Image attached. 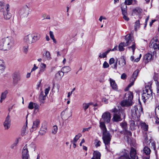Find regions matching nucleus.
I'll return each instance as SVG.
<instances>
[{"label":"nucleus","mask_w":159,"mask_h":159,"mask_svg":"<svg viewBox=\"0 0 159 159\" xmlns=\"http://www.w3.org/2000/svg\"><path fill=\"white\" fill-rule=\"evenodd\" d=\"M31 34L34 43L38 40L40 38V35L38 33H34Z\"/></svg>","instance_id":"6ab92c4d"},{"label":"nucleus","mask_w":159,"mask_h":159,"mask_svg":"<svg viewBox=\"0 0 159 159\" xmlns=\"http://www.w3.org/2000/svg\"><path fill=\"white\" fill-rule=\"evenodd\" d=\"M123 15V18L125 20L127 21H128L129 20V19L128 17H127V15Z\"/></svg>","instance_id":"0e129e2a"},{"label":"nucleus","mask_w":159,"mask_h":159,"mask_svg":"<svg viewBox=\"0 0 159 159\" xmlns=\"http://www.w3.org/2000/svg\"><path fill=\"white\" fill-rule=\"evenodd\" d=\"M152 147L154 149V150H155L156 149V145L155 143L154 142H152L151 143Z\"/></svg>","instance_id":"774afa93"},{"label":"nucleus","mask_w":159,"mask_h":159,"mask_svg":"<svg viewBox=\"0 0 159 159\" xmlns=\"http://www.w3.org/2000/svg\"><path fill=\"white\" fill-rule=\"evenodd\" d=\"M140 25V23L139 20H136L135 23L134 25V28L135 30L139 29Z\"/></svg>","instance_id":"ea45409f"},{"label":"nucleus","mask_w":159,"mask_h":159,"mask_svg":"<svg viewBox=\"0 0 159 159\" xmlns=\"http://www.w3.org/2000/svg\"><path fill=\"white\" fill-rule=\"evenodd\" d=\"M57 127L56 125H54L53 127L52 130V133L53 134H56L57 131Z\"/></svg>","instance_id":"49530a36"},{"label":"nucleus","mask_w":159,"mask_h":159,"mask_svg":"<svg viewBox=\"0 0 159 159\" xmlns=\"http://www.w3.org/2000/svg\"><path fill=\"white\" fill-rule=\"evenodd\" d=\"M30 7L27 5L22 6L18 12L20 16L22 17H27L30 12Z\"/></svg>","instance_id":"423d86ee"},{"label":"nucleus","mask_w":159,"mask_h":159,"mask_svg":"<svg viewBox=\"0 0 159 159\" xmlns=\"http://www.w3.org/2000/svg\"><path fill=\"white\" fill-rule=\"evenodd\" d=\"M64 74V72L61 70V71H59L55 75L56 77L58 78H61L63 76Z\"/></svg>","instance_id":"4c0bfd02"},{"label":"nucleus","mask_w":159,"mask_h":159,"mask_svg":"<svg viewBox=\"0 0 159 159\" xmlns=\"http://www.w3.org/2000/svg\"><path fill=\"white\" fill-rule=\"evenodd\" d=\"M133 96V93L131 92H127L125 94L124 100L121 102V105L122 106H129L132 104V100Z\"/></svg>","instance_id":"39448f33"},{"label":"nucleus","mask_w":159,"mask_h":159,"mask_svg":"<svg viewBox=\"0 0 159 159\" xmlns=\"http://www.w3.org/2000/svg\"><path fill=\"white\" fill-rule=\"evenodd\" d=\"M101 142L98 140H96L95 141V145L96 147H99L100 146Z\"/></svg>","instance_id":"8fccbe9b"},{"label":"nucleus","mask_w":159,"mask_h":159,"mask_svg":"<svg viewBox=\"0 0 159 159\" xmlns=\"http://www.w3.org/2000/svg\"><path fill=\"white\" fill-rule=\"evenodd\" d=\"M61 70L64 73H67L71 70V68L69 66H65L62 68Z\"/></svg>","instance_id":"f704fd0d"},{"label":"nucleus","mask_w":159,"mask_h":159,"mask_svg":"<svg viewBox=\"0 0 159 159\" xmlns=\"http://www.w3.org/2000/svg\"><path fill=\"white\" fill-rule=\"evenodd\" d=\"M106 18L105 17H103L102 16H100V17L99 19V20L101 22L102 20H106Z\"/></svg>","instance_id":"338daca9"},{"label":"nucleus","mask_w":159,"mask_h":159,"mask_svg":"<svg viewBox=\"0 0 159 159\" xmlns=\"http://www.w3.org/2000/svg\"><path fill=\"white\" fill-rule=\"evenodd\" d=\"M124 133L125 134L129 136L132 135V133L130 131H129L127 129L124 130Z\"/></svg>","instance_id":"3c124183"},{"label":"nucleus","mask_w":159,"mask_h":159,"mask_svg":"<svg viewBox=\"0 0 159 159\" xmlns=\"http://www.w3.org/2000/svg\"><path fill=\"white\" fill-rule=\"evenodd\" d=\"M22 159H30L28 153L27 145H26L23 148L22 152Z\"/></svg>","instance_id":"ddd939ff"},{"label":"nucleus","mask_w":159,"mask_h":159,"mask_svg":"<svg viewBox=\"0 0 159 159\" xmlns=\"http://www.w3.org/2000/svg\"><path fill=\"white\" fill-rule=\"evenodd\" d=\"M34 108L35 110H37V111H38L39 110V106L37 103H34Z\"/></svg>","instance_id":"680f3d73"},{"label":"nucleus","mask_w":159,"mask_h":159,"mask_svg":"<svg viewBox=\"0 0 159 159\" xmlns=\"http://www.w3.org/2000/svg\"><path fill=\"white\" fill-rule=\"evenodd\" d=\"M135 127L134 121L133 120H132L130 122V127L131 130H133L134 129V127Z\"/></svg>","instance_id":"de8ad7c7"},{"label":"nucleus","mask_w":159,"mask_h":159,"mask_svg":"<svg viewBox=\"0 0 159 159\" xmlns=\"http://www.w3.org/2000/svg\"><path fill=\"white\" fill-rule=\"evenodd\" d=\"M40 121L37 119L34 121L33 123V125L31 129L33 130H35L39 126V124Z\"/></svg>","instance_id":"bb28decb"},{"label":"nucleus","mask_w":159,"mask_h":159,"mask_svg":"<svg viewBox=\"0 0 159 159\" xmlns=\"http://www.w3.org/2000/svg\"><path fill=\"white\" fill-rule=\"evenodd\" d=\"M155 113L157 119L156 120V122L159 124V106L156 107L155 109Z\"/></svg>","instance_id":"c85d7f7f"},{"label":"nucleus","mask_w":159,"mask_h":159,"mask_svg":"<svg viewBox=\"0 0 159 159\" xmlns=\"http://www.w3.org/2000/svg\"><path fill=\"white\" fill-rule=\"evenodd\" d=\"M151 137L150 135H147L145 137V139L144 140L143 143L145 144L146 145H148L150 144L151 142Z\"/></svg>","instance_id":"4be33fe9"},{"label":"nucleus","mask_w":159,"mask_h":159,"mask_svg":"<svg viewBox=\"0 0 159 159\" xmlns=\"http://www.w3.org/2000/svg\"><path fill=\"white\" fill-rule=\"evenodd\" d=\"M135 81V80H134V79H130V82H131V83H130L128 85L129 87H130L132 86L134 84V83Z\"/></svg>","instance_id":"864d4df0"},{"label":"nucleus","mask_w":159,"mask_h":159,"mask_svg":"<svg viewBox=\"0 0 159 159\" xmlns=\"http://www.w3.org/2000/svg\"><path fill=\"white\" fill-rule=\"evenodd\" d=\"M121 8L123 15H127V6L124 3H122L121 5Z\"/></svg>","instance_id":"5701e85b"},{"label":"nucleus","mask_w":159,"mask_h":159,"mask_svg":"<svg viewBox=\"0 0 159 159\" xmlns=\"http://www.w3.org/2000/svg\"><path fill=\"white\" fill-rule=\"evenodd\" d=\"M49 34L50 38L52 39L53 42L55 43H56V41L54 38L53 32L50 31L49 32Z\"/></svg>","instance_id":"c03bdc74"},{"label":"nucleus","mask_w":159,"mask_h":159,"mask_svg":"<svg viewBox=\"0 0 159 159\" xmlns=\"http://www.w3.org/2000/svg\"><path fill=\"white\" fill-rule=\"evenodd\" d=\"M118 64L120 66V67H123L125 65V60L124 56L120 58Z\"/></svg>","instance_id":"b1692460"},{"label":"nucleus","mask_w":159,"mask_h":159,"mask_svg":"<svg viewBox=\"0 0 159 159\" xmlns=\"http://www.w3.org/2000/svg\"><path fill=\"white\" fill-rule=\"evenodd\" d=\"M50 87H48V88L46 89L45 90V95L47 96L48 94V93L49 91L50 90Z\"/></svg>","instance_id":"6e6d98bb"},{"label":"nucleus","mask_w":159,"mask_h":159,"mask_svg":"<svg viewBox=\"0 0 159 159\" xmlns=\"http://www.w3.org/2000/svg\"><path fill=\"white\" fill-rule=\"evenodd\" d=\"M142 128L145 131H147L148 130V126L146 125L145 123H142L141 124Z\"/></svg>","instance_id":"a19ab883"},{"label":"nucleus","mask_w":159,"mask_h":159,"mask_svg":"<svg viewBox=\"0 0 159 159\" xmlns=\"http://www.w3.org/2000/svg\"><path fill=\"white\" fill-rule=\"evenodd\" d=\"M135 81V80H134V79H130V82H131V83H130L128 85L129 87H130L132 86L134 84V83Z\"/></svg>","instance_id":"5fc2aeb1"},{"label":"nucleus","mask_w":159,"mask_h":159,"mask_svg":"<svg viewBox=\"0 0 159 159\" xmlns=\"http://www.w3.org/2000/svg\"><path fill=\"white\" fill-rule=\"evenodd\" d=\"M14 44L13 39L7 37L2 39L0 41V50H7L10 49Z\"/></svg>","instance_id":"7ed1b4c3"},{"label":"nucleus","mask_w":159,"mask_h":159,"mask_svg":"<svg viewBox=\"0 0 159 159\" xmlns=\"http://www.w3.org/2000/svg\"><path fill=\"white\" fill-rule=\"evenodd\" d=\"M150 53H148L146 54L144 57V59L147 61V62L150 61L153 59L154 57L156 56V52L155 51L153 52H151Z\"/></svg>","instance_id":"9b49d317"},{"label":"nucleus","mask_w":159,"mask_h":159,"mask_svg":"<svg viewBox=\"0 0 159 159\" xmlns=\"http://www.w3.org/2000/svg\"><path fill=\"white\" fill-rule=\"evenodd\" d=\"M27 126V125L24 126L22 130V134L24 135L25 132L26 128Z\"/></svg>","instance_id":"4d7b16f0"},{"label":"nucleus","mask_w":159,"mask_h":159,"mask_svg":"<svg viewBox=\"0 0 159 159\" xmlns=\"http://www.w3.org/2000/svg\"><path fill=\"white\" fill-rule=\"evenodd\" d=\"M127 75L125 73L122 74L121 76V78L123 80L125 79Z\"/></svg>","instance_id":"052dcab7"},{"label":"nucleus","mask_w":159,"mask_h":159,"mask_svg":"<svg viewBox=\"0 0 159 159\" xmlns=\"http://www.w3.org/2000/svg\"><path fill=\"white\" fill-rule=\"evenodd\" d=\"M149 46L151 48L154 50L158 49L159 50V41L157 37H155L151 39Z\"/></svg>","instance_id":"1a4fd4ad"},{"label":"nucleus","mask_w":159,"mask_h":159,"mask_svg":"<svg viewBox=\"0 0 159 159\" xmlns=\"http://www.w3.org/2000/svg\"><path fill=\"white\" fill-rule=\"evenodd\" d=\"M102 117V119L105 122L109 123L111 119V114L110 113L108 112H104L103 114Z\"/></svg>","instance_id":"4468645a"},{"label":"nucleus","mask_w":159,"mask_h":159,"mask_svg":"<svg viewBox=\"0 0 159 159\" xmlns=\"http://www.w3.org/2000/svg\"><path fill=\"white\" fill-rule=\"evenodd\" d=\"M152 98V92L150 89H146L143 90L142 96V99L144 103L149 100H151Z\"/></svg>","instance_id":"0eeeda50"},{"label":"nucleus","mask_w":159,"mask_h":159,"mask_svg":"<svg viewBox=\"0 0 159 159\" xmlns=\"http://www.w3.org/2000/svg\"><path fill=\"white\" fill-rule=\"evenodd\" d=\"M140 111L138 110L137 106H135L131 110V116L134 119H138L140 116L141 113L143 112V109L140 107Z\"/></svg>","instance_id":"6e6552de"},{"label":"nucleus","mask_w":159,"mask_h":159,"mask_svg":"<svg viewBox=\"0 0 159 159\" xmlns=\"http://www.w3.org/2000/svg\"><path fill=\"white\" fill-rule=\"evenodd\" d=\"M125 39L126 43L121 42L120 43L118 47L119 50L120 51H123L125 49L124 47L131 44V46L129 47L128 48L129 49H131L134 54L136 48V44L133 37L130 34H128L125 36Z\"/></svg>","instance_id":"f257e3e1"},{"label":"nucleus","mask_w":159,"mask_h":159,"mask_svg":"<svg viewBox=\"0 0 159 159\" xmlns=\"http://www.w3.org/2000/svg\"><path fill=\"white\" fill-rule=\"evenodd\" d=\"M5 69L4 61L3 60H0V70L1 72L4 71Z\"/></svg>","instance_id":"c9c22d12"},{"label":"nucleus","mask_w":159,"mask_h":159,"mask_svg":"<svg viewBox=\"0 0 159 159\" xmlns=\"http://www.w3.org/2000/svg\"><path fill=\"white\" fill-rule=\"evenodd\" d=\"M24 41L27 44L34 43L31 34L25 36L24 38Z\"/></svg>","instance_id":"dca6fc26"},{"label":"nucleus","mask_w":159,"mask_h":159,"mask_svg":"<svg viewBox=\"0 0 159 159\" xmlns=\"http://www.w3.org/2000/svg\"><path fill=\"white\" fill-rule=\"evenodd\" d=\"M142 11V9L139 8H136L133 10V12L134 13H137L138 14H140Z\"/></svg>","instance_id":"37998d69"},{"label":"nucleus","mask_w":159,"mask_h":159,"mask_svg":"<svg viewBox=\"0 0 159 159\" xmlns=\"http://www.w3.org/2000/svg\"><path fill=\"white\" fill-rule=\"evenodd\" d=\"M38 68V67L35 64H34V67L32 68V69H31V72H32V71H34L35 70H36Z\"/></svg>","instance_id":"69168bd1"},{"label":"nucleus","mask_w":159,"mask_h":159,"mask_svg":"<svg viewBox=\"0 0 159 159\" xmlns=\"http://www.w3.org/2000/svg\"><path fill=\"white\" fill-rule=\"evenodd\" d=\"M111 51V49H108L107 51L105 52H103L102 53H100L99 55V57L100 58H104L106 57L108 53Z\"/></svg>","instance_id":"72a5a7b5"},{"label":"nucleus","mask_w":159,"mask_h":159,"mask_svg":"<svg viewBox=\"0 0 159 159\" xmlns=\"http://www.w3.org/2000/svg\"><path fill=\"white\" fill-rule=\"evenodd\" d=\"M34 103L32 102H30L29 103L28 108L30 109H32L34 108Z\"/></svg>","instance_id":"09e8293b"},{"label":"nucleus","mask_w":159,"mask_h":159,"mask_svg":"<svg viewBox=\"0 0 159 159\" xmlns=\"http://www.w3.org/2000/svg\"><path fill=\"white\" fill-rule=\"evenodd\" d=\"M47 96L44 94L43 92H41L39 95V99L41 103H44V101L45 100Z\"/></svg>","instance_id":"a878e982"},{"label":"nucleus","mask_w":159,"mask_h":159,"mask_svg":"<svg viewBox=\"0 0 159 159\" xmlns=\"http://www.w3.org/2000/svg\"><path fill=\"white\" fill-rule=\"evenodd\" d=\"M139 72V70H135L133 73L131 79H134V80H135L138 75Z\"/></svg>","instance_id":"e433bc0d"},{"label":"nucleus","mask_w":159,"mask_h":159,"mask_svg":"<svg viewBox=\"0 0 159 159\" xmlns=\"http://www.w3.org/2000/svg\"><path fill=\"white\" fill-rule=\"evenodd\" d=\"M93 104L92 102H90L88 103H84L82 105V107L84 111H86L87 109L90 105Z\"/></svg>","instance_id":"cd10ccee"},{"label":"nucleus","mask_w":159,"mask_h":159,"mask_svg":"<svg viewBox=\"0 0 159 159\" xmlns=\"http://www.w3.org/2000/svg\"><path fill=\"white\" fill-rule=\"evenodd\" d=\"M156 85H157V93H159V83L158 81H156Z\"/></svg>","instance_id":"e2e57ef3"},{"label":"nucleus","mask_w":159,"mask_h":159,"mask_svg":"<svg viewBox=\"0 0 159 159\" xmlns=\"http://www.w3.org/2000/svg\"><path fill=\"white\" fill-rule=\"evenodd\" d=\"M21 80L20 75L19 72H16L13 75V83L14 85L17 84Z\"/></svg>","instance_id":"f8f14e48"},{"label":"nucleus","mask_w":159,"mask_h":159,"mask_svg":"<svg viewBox=\"0 0 159 159\" xmlns=\"http://www.w3.org/2000/svg\"><path fill=\"white\" fill-rule=\"evenodd\" d=\"M8 4H5L3 2H0V11L2 12L3 10H5V7Z\"/></svg>","instance_id":"473e14b6"},{"label":"nucleus","mask_w":159,"mask_h":159,"mask_svg":"<svg viewBox=\"0 0 159 159\" xmlns=\"http://www.w3.org/2000/svg\"><path fill=\"white\" fill-rule=\"evenodd\" d=\"M132 0H125V3L126 5H129L132 4Z\"/></svg>","instance_id":"603ef678"},{"label":"nucleus","mask_w":159,"mask_h":159,"mask_svg":"<svg viewBox=\"0 0 159 159\" xmlns=\"http://www.w3.org/2000/svg\"><path fill=\"white\" fill-rule=\"evenodd\" d=\"M130 154L131 159H135L136 157V150L133 148L132 147L131 148Z\"/></svg>","instance_id":"412c9836"},{"label":"nucleus","mask_w":159,"mask_h":159,"mask_svg":"<svg viewBox=\"0 0 159 159\" xmlns=\"http://www.w3.org/2000/svg\"><path fill=\"white\" fill-rule=\"evenodd\" d=\"M115 59L114 58H111L110 60L109 61V63L110 65H111L113 63H114L115 62Z\"/></svg>","instance_id":"bf43d9fd"},{"label":"nucleus","mask_w":159,"mask_h":159,"mask_svg":"<svg viewBox=\"0 0 159 159\" xmlns=\"http://www.w3.org/2000/svg\"><path fill=\"white\" fill-rule=\"evenodd\" d=\"M103 66L104 68H107L109 66V65L108 64L106 61H105L103 64Z\"/></svg>","instance_id":"13d9d810"},{"label":"nucleus","mask_w":159,"mask_h":159,"mask_svg":"<svg viewBox=\"0 0 159 159\" xmlns=\"http://www.w3.org/2000/svg\"><path fill=\"white\" fill-rule=\"evenodd\" d=\"M10 6L7 5L5 7V10L2 11L3 13V18L5 20H9L11 16V14L10 12Z\"/></svg>","instance_id":"9d476101"},{"label":"nucleus","mask_w":159,"mask_h":159,"mask_svg":"<svg viewBox=\"0 0 159 159\" xmlns=\"http://www.w3.org/2000/svg\"><path fill=\"white\" fill-rule=\"evenodd\" d=\"M110 82L111 87L112 88V89L116 91H117L118 89V87L115 81L112 79L110 78Z\"/></svg>","instance_id":"aec40b11"},{"label":"nucleus","mask_w":159,"mask_h":159,"mask_svg":"<svg viewBox=\"0 0 159 159\" xmlns=\"http://www.w3.org/2000/svg\"><path fill=\"white\" fill-rule=\"evenodd\" d=\"M11 120L10 118V116L8 115L5 119L3 123V125L4 127V129L5 130H7L9 129L11 126Z\"/></svg>","instance_id":"2eb2a0df"},{"label":"nucleus","mask_w":159,"mask_h":159,"mask_svg":"<svg viewBox=\"0 0 159 159\" xmlns=\"http://www.w3.org/2000/svg\"><path fill=\"white\" fill-rule=\"evenodd\" d=\"M61 115H65L66 116L67 119L71 117L72 116L71 112L70 111H68L67 108H66L64 111L62 112Z\"/></svg>","instance_id":"393cba45"},{"label":"nucleus","mask_w":159,"mask_h":159,"mask_svg":"<svg viewBox=\"0 0 159 159\" xmlns=\"http://www.w3.org/2000/svg\"><path fill=\"white\" fill-rule=\"evenodd\" d=\"M29 46L28 45L24 46L23 48V51L24 53L27 54Z\"/></svg>","instance_id":"a18cd8bd"},{"label":"nucleus","mask_w":159,"mask_h":159,"mask_svg":"<svg viewBox=\"0 0 159 159\" xmlns=\"http://www.w3.org/2000/svg\"><path fill=\"white\" fill-rule=\"evenodd\" d=\"M43 56L44 57H45L46 59L47 60H49L51 59L50 53L48 51H46L45 54Z\"/></svg>","instance_id":"58836bf2"},{"label":"nucleus","mask_w":159,"mask_h":159,"mask_svg":"<svg viewBox=\"0 0 159 159\" xmlns=\"http://www.w3.org/2000/svg\"><path fill=\"white\" fill-rule=\"evenodd\" d=\"M8 93L7 91L5 90L4 92L2 93L0 99V102L1 103H2V101L6 98Z\"/></svg>","instance_id":"c756f323"},{"label":"nucleus","mask_w":159,"mask_h":159,"mask_svg":"<svg viewBox=\"0 0 159 159\" xmlns=\"http://www.w3.org/2000/svg\"><path fill=\"white\" fill-rule=\"evenodd\" d=\"M120 125L124 130L127 129V124L125 122H122L120 123Z\"/></svg>","instance_id":"79ce46f5"},{"label":"nucleus","mask_w":159,"mask_h":159,"mask_svg":"<svg viewBox=\"0 0 159 159\" xmlns=\"http://www.w3.org/2000/svg\"><path fill=\"white\" fill-rule=\"evenodd\" d=\"M112 111L114 113L113 116L112 120L113 121L118 122L122 120V118H124L125 114L124 111L118 107L113 109Z\"/></svg>","instance_id":"20e7f679"},{"label":"nucleus","mask_w":159,"mask_h":159,"mask_svg":"<svg viewBox=\"0 0 159 159\" xmlns=\"http://www.w3.org/2000/svg\"><path fill=\"white\" fill-rule=\"evenodd\" d=\"M143 153L147 155H149L151 152V150L148 147L145 146L143 148Z\"/></svg>","instance_id":"2f4dec72"},{"label":"nucleus","mask_w":159,"mask_h":159,"mask_svg":"<svg viewBox=\"0 0 159 159\" xmlns=\"http://www.w3.org/2000/svg\"><path fill=\"white\" fill-rule=\"evenodd\" d=\"M46 65L43 63H41L39 65V70L38 72V75H39L44 72L46 68Z\"/></svg>","instance_id":"f3484780"},{"label":"nucleus","mask_w":159,"mask_h":159,"mask_svg":"<svg viewBox=\"0 0 159 159\" xmlns=\"http://www.w3.org/2000/svg\"><path fill=\"white\" fill-rule=\"evenodd\" d=\"M104 122V121L101 122L100 123V126L102 130V138L105 144V148L107 149L108 148V147H109L110 144L111 136L109 132L107 131V129Z\"/></svg>","instance_id":"f03ea898"},{"label":"nucleus","mask_w":159,"mask_h":159,"mask_svg":"<svg viewBox=\"0 0 159 159\" xmlns=\"http://www.w3.org/2000/svg\"><path fill=\"white\" fill-rule=\"evenodd\" d=\"M120 159H131L129 156L128 152L125 150L121 154Z\"/></svg>","instance_id":"a211bd4d"},{"label":"nucleus","mask_w":159,"mask_h":159,"mask_svg":"<svg viewBox=\"0 0 159 159\" xmlns=\"http://www.w3.org/2000/svg\"><path fill=\"white\" fill-rule=\"evenodd\" d=\"M93 156L92 157L96 159H100L101 154L98 151H94L93 153Z\"/></svg>","instance_id":"7c9ffc66"}]
</instances>
